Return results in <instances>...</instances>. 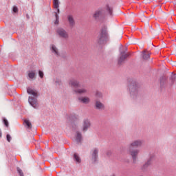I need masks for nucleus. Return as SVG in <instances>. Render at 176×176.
Segmentation results:
<instances>
[{"label":"nucleus","instance_id":"37","mask_svg":"<svg viewBox=\"0 0 176 176\" xmlns=\"http://www.w3.org/2000/svg\"><path fill=\"white\" fill-rule=\"evenodd\" d=\"M139 176H145V175H139Z\"/></svg>","mask_w":176,"mask_h":176},{"label":"nucleus","instance_id":"16","mask_svg":"<svg viewBox=\"0 0 176 176\" xmlns=\"http://www.w3.org/2000/svg\"><path fill=\"white\" fill-rule=\"evenodd\" d=\"M106 11H107V14L109 16V19H113V17L114 16L113 8L111 6H109V5H107Z\"/></svg>","mask_w":176,"mask_h":176},{"label":"nucleus","instance_id":"13","mask_svg":"<svg viewBox=\"0 0 176 176\" xmlns=\"http://www.w3.org/2000/svg\"><path fill=\"white\" fill-rule=\"evenodd\" d=\"M60 0H53V7L56 10V12H54V13L55 14H56L58 16H59L60 13Z\"/></svg>","mask_w":176,"mask_h":176},{"label":"nucleus","instance_id":"30","mask_svg":"<svg viewBox=\"0 0 176 176\" xmlns=\"http://www.w3.org/2000/svg\"><path fill=\"white\" fill-rule=\"evenodd\" d=\"M6 139H7V141H8V142H10V141L12 140V137H11L10 134H7Z\"/></svg>","mask_w":176,"mask_h":176},{"label":"nucleus","instance_id":"25","mask_svg":"<svg viewBox=\"0 0 176 176\" xmlns=\"http://www.w3.org/2000/svg\"><path fill=\"white\" fill-rule=\"evenodd\" d=\"M3 123L4 124V126H6V127H9V122L7 119V118H3Z\"/></svg>","mask_w":176,"mask_h":176},{"label":"nucleus","instance_id":"23","mask_svg":"<svg viewBox=\"0 0 176 176\" xmlns=\"http://www.w3.org/2000/svg\"><path fill=\"white\" fill-rule=\"evenodd\" d=\"M36 74L34 71H29L28 76L30 79H34Z\"/></svg>","mask_w":176,"mask_h":176},{"label":"nucleus","instance_id":"21","mask_svg":"<svg viewBox=\"0 0 176 176\" xmlns=\"http://www.w3.org/2000/svg\"><path fill=\"white\" fill-rule=\"evenodd\" d=\"M142 57L144 60H148L151 57L150 53H146V52H143Z\"/></svg>","mask_w":176,"mask_h":176},{"label":"nucleus","instance_id":"29","mask_svg":"<svg viewBox=\"0 0 176 176\" xmlns=\"http://www.w3.org/2000/svg\"><path fill=\"white\" fill-rule=\"evenodd\" d=\"M55 18H56V20L54 21V24H58L60 17L59 16H58L57 14H55Z\"/></svg>","mask_w":176,"mask_h":176},{"label":"nucleus","instance_id":"11","mask_svg":"<svg viewBox=\"0 0 176 176\" xmlns=\"http://www.w3.org/2000/svg\"><path fill=\"white\" fill-rule=\"evenodd\" d=\"M91 126V123L89 119H84L83 123H82V131L84 133H86V131L89 130Z\"/></svg>","mask_w":176,"mask_h":176},{"label":"nucleus","instance_id":"34","mask_svg":"<svg viewBox=\"0 0 176 176\" xmlns=\"http://www.w3.org/2000/svg\"><path fill=\"white\" fill-rule=\"evenodd\" d=\"M0 137H2V133L1 131V130H0Z\"/></svg>","mask_w":176,"mask_h":176},{"label":"nucleus","instance_id":"32","mask_svg":"<svg viewBox=\"0 0 176 176\" xmlns=\"http://www.w3.org/2000/svg\"><path fill=\"white\" fill-rule=\"evenodd\" d=\"M170 79H171L173 81L175 80V79H176V74H174L173 75H172Z\"/></svg>","mask_w":176,"mask_h":176},{"label":"nucleus","instance_id":"1","mask_svg":"<svg viewBox=\"0 0 176 176\" xmlns=\"http://www.w3.org/2000/svg\"><path fill=\"white\" fill-rule=\"evenodd\" d=\"M143 142V140H135L129 146V151L132 156L133 163H137L138 162V155L140 152V149H138V148L142 146Z\"/></svg>","mask_w":176,"mask_h":176},{"label":"nucleus","instance_id":"6","mask_svg":"<svg viewBox=\"0 0 176 176\" xmlns=\"http://www.w3.org/2000/svg\"><path fill=\"white\" fill-rule=\"evenodd\" d=\"M108 39V32H107V27L104 25L102 28L101 34L100 35V38H98V43L100 45H103L107 42Z\"/></svg>","mask_w":176,"mask_h":176},{"label":"nucleus","instance_id":"10","mask_svg":"<svg viewBox=\"0 0 176 176\" xmlns=\"http://www.w3.org/2000/svg\"><path fill=\"white\" fill-rule=\"evenodd\" d=\"M56 32L60 38H63L65 39L69 38V34L64 28H58L56 30Z\"/></svg>","mask_w":176,"mask_h":176},{"label":"nucleus","instance_id":"9","mask_svg":"<svg viewBox=\"0 0 176 176\" xmlns=\"http://www.w3.org/2000/svg\"><path fill=\"white\" fill-rule=\"evenodd\" d=\"M94 107L95 109H97L98 111H104L106 108L104 104L100 101V100H96L95 101L94 103Z\"/></svg>","mask_w":176,"mask_h":176},{"label":"nucleus","instance_id":"18","mask_svg":"<svg viewBox=\"0 0 176 176\" xmlns=\"http://www.w3.org/2000/svg\"><path fill=\"white\" fill-rule=\"evenodd\" d=\"M73 160L76 163V164H79L82 162L80 156H79V155L76 153L73 154Z\"/></svg>","mask_w":176,"mask_h":176},{"label":"nucleus","instance_id":"19","mask_svg":"<svg viewBox=\"0 0 176 176\" xmlns=\"http://www.w3.org/2000/svg\"><path fill=\"white\" fill-rule=\"evenodd\" d=\"M78 100L80 102H83L84 104H87L90 101V98L88 97H78Z\"/></svg>","mask_w":176,"mask_h":176},{"label":"nucleus","instance_id":"36","mask_svg":"<svg viewBox=\"0 0 176 176\" xmlns=\"http://www.w3.org/2000/svg\"><path fill=\"white\" fill-rule=\"evenodd\" d=\"M110 176H116L114 174H113L112 175H110Z\"/></svg>","mask_w":176,"mask_h":176},{"label":"nucleus","instance_id":"17","mask_svg":"<svg viewBox=\"0 0 176 176\" xmlns=\"http://www.w3.org/2000/svg\"><path fill=\"white\" fill-rule=\"evenodd\" d=\"M50 50L52 53H54L55 56H60L59 50L58 47L56 46V45H50Z\"/></svg>","mask_w":176,"mask_h":176},{"label":"nucleus","instance_id":"14","mask_svg":"<svg viewBox=\"0 0 176 176\" xmlns=\"http://www.w3.org/2000/svg\"><path fill=\"white\" fill-rule=\"evenodd\" d=\"M82 140H83L82 133H81V131H79V130H77L76 131V134H75L76 142L77 144H80V142H82Z\"/></svg>","mask_w":176,"mask_h":176},{"label":"nucleus","instance_id":"2","mask_svg":"<svg viewBox=\"0 0 176 176\" xmlns=\"http://www.w3.org/2000/svg\"><path fill=\"white\" fill-rule=\"evenodd\" d=\"M27 91L28 94L31 95L28 98L29 104H30L33 108H38L39 104L38 102V97L39 96V94L38 91H36V90L34 89H32V87H28Z\"/></svg>","mask_w":176,"mask_h":176},{"label":"nucleus","instance_id":"27","mask_svg":"<svg viewBox=\"0 0 176 176\" xmlns=\"http://www.w3.org/2000/svg\"><path fill=\"white\" fill-rule=\"evenodd\" d=\"M96 96L98 97V98H102L103 94L101 91H96Z\"/></svg>","mask_w":176,"mask_h":176},{"label":"nucleus","instance_id":"31","mask_svg":"<svg viewBox=\"0 0 176 176\" xmlns=\"http://www.w3.org/2000/svg\"><path fill=\"white\" fill-rule=\"evenodd\" d=\"M18 8H17V6H13V8H12V12H14V13H17V12H18Z\"/></svg>","mask_w":176,"mask_h":176},{"label":"nucleus","instance_id":"15","mask_svg":"<svg viewBox=\"0 0 176 176\" xmlns=\"http://www.w3.org/2000/svg\"><path fill=\"white\" fill-rule=\"evenodd\" d=\"M160 82L161 89H164V87H166L168 83V78H166V76H161L160 78Z\"/></svg>","mask_w":176,"mask_h":176},{"label":"nucleus","instance_id":"33","mask_svg":"<svg viewBox=\"0 0 176 176\" xmlns=\"http://www.w3.org/2000/svg\"><path fill=\"white\" fill-rule=\"evenodd\" d=\"M111 153H112L111 151H107V156H111Z\"/></svg>","mask_w":176,"mask_h":176},{"label":"nucleus","instance_id":"22","mask_svg":"<svg viewBox=\"0 0 176 176\" xmlns=\"http://www.w3.org/2000/svg\"><path fill=\"white\" fill-rule=\"evenodd\" d=\"M24 122H25V124H26V126L28 129H32V124L31 122H30V120H28L27 119H25L24 120Z\"/></svg>","mask_w":176,"mask_h":176},{"label":"nucleus","instance_id":"3","mask_svg":"<svg viewBox=\"0 0 176 176\" xmlns=\"http://www.w3.org/2000/svg\"><path fill=\"white\" fill-rule=\"evenodd\" d=\"M69 85L74 89V91L76 94H82L83 93L87 92V89L85 87H82L80 82L76 79H70ZM80 87H82V89H80Z\"/></svg>","mask_w":176,"mask_h":176},{"label":"nucleus","instance_id":"7","mask_svg":"<svg viewBox=\"0 0 176 176\" xmlns=\"http://www.w3.org/2000/svg\"><path fill=\"white\" fill-rule=\"evenodd\" d=\"M93 17L96 21H104L105 17L103 9H98L96 10L94 13Z\"/></svg>","mask_w":176,"mask_h":176},{"label":"nucleus","instance_id":"5","mask_svg":"<svg viewBox=\"0 0 176 176\" xmlns=\"http://www.w3.org/2000/svg\"><path fill=\"white\" fill-rule=\"evenodd\" d=\"M122 45H121L120 49H119V52H120V54L118 58V64L119 65H122V64H123V63H124L126 58H127V57H129V54H128V53H126L128 49L126 48L125 50H122Z\"/></svg>","mask_w":176,"mask_h":176},{"label":"nucleus","instance_id":"20","mask_svg":"<svg viewBox=\"0 0 176 176\" xmlns=\"http://www.w3.org/2000/svg\"><path fill=\"white\" fill-rule=\"evenodd\" d=\"M67 20L71 27H74V25H75V20H74V17H72V15L67 16Z\"/></svg>","mask_w":176,"mask_h":176},{"label":"nucleus","instance_id":"12","mask_svg":"<svg viewBox=\"0 0 176 176\" xmlns=\"http://www.w3.org/2000/svg\"><path fill=\"white\" fill-rule=\"evenodd\" d=\"M99 148L96 147L94 148L91 153V160L94 163H96L98 159Z\"/></svg>","mask_w":176,"mask_h":176},{"label":"nucleus","instance_id":"26","mask_svg":"<svg viewBox=\"0 0 176 176\" xmlns=\"http://www.w3.org/2000/svg\"><path fill=\"white\" fill-rule=\"evenodd\" d=\"M16 170L20 176H25L23 170L20 167H16Z\"/></svg>","mask_w":176,"mask_h":176},{"label":"nucleus","instance_id":"28","mask_svg":"<svg viewBox=\"0 0 176 176\" xmlns=\"http://www.w3.org/2000/svg\"><path fill=\"white\" fill-rule=\"evenodd\" d=\"M44 72L43 71H41V69L38 70V76L39 77L43 79L44 78Z\"/></svg>","mask_w":176,"mask_h":176},{"label":"nucleus","instance_id":"35","mask_svg":"<svg viewBox=\"0 0 176 176\" xmlns=\"http://www.w3.org/2000/svg\"><path fill=\"white\" fill-rule=\"evenodd\" d=\"M26 16L28 17V19H30V16L28 14H27Z\"/></svg>","mask_w":176,"mask_h":176},{"label":"nucleus","instance_id":"4","mask_svg":"<svg viewBox=\"0 0 176 176\" xmlns=\"http://www.w3.org/2000/svg\"><path fill=\"white\" fill-rule=\"evenodd\" d=\"M128 89L129 90L130 96L132 97V98H137V97H138V86L135 80H133L132 79L129 80Z\"/></svg>","mask_w":176,"mask_h":176},{"label":"nucleus","instance_id":"8","mask_svg":"<svg viewBox=\"0 0 176 176\" xmlns=\"http://www.w3.org/2000/svg\"><path fill=\"white\" fill-rule=\"evenodd\" d=\"M155 157V155L154 153L149 155V157L148 159H147V161L145 162L143 166H142V170H143V171H146L148 170L149 166L152 164V162L154 160Z\"/></svg>","mask_w":176,"mask_h":176},{"label":"nucleus","instance_id":"24","mask_svg":"<svg viewBox=\"0 0 176 176\" xmlns=\"http://www.w3.org/2000/svg\"><path fill=\"white\" fill-rule=\"evenodd\" d=\"M61 83H62L61 79H60L59 78H56V79H55V85L56 86H60Z\"/></svg>","mask_w":176,"mask_h":176}]
</instances>
